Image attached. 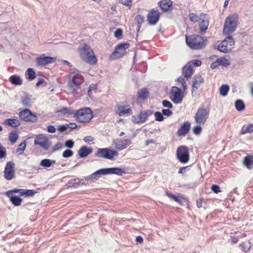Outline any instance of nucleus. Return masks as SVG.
<instances>
[{
	"label": "nucleus",
	"mask_w": 253,
	"mask_h": 253,
	"mask_svg": "<svg viewBox=\"0 0 253 253\" xmlns=\"http://www.w3.org/2000/svg\"><path fill=\"white\" fill-rule=\"evenodd\" d=\"M84 82V78L78 70L73 69L68 75V85L73 93L77 92Z\"/></svg>",
	"instance_id": "f257e3e1"
},
{
	"label": "nucleus",
	"mask_w": 253,
	"mask_h": 253,
	"mask_svg": "<svg viewBox=\"0 0 253 253\" xmlns=\"http://www.w3.org/2000/svg\"><path fill=\"white\" fill-rule=\"evenodd\" d=\"M78 51L80 57L83 61L91 65L96 63L97 58L93 50L89 45L84 44L78 49Z\"/></svg>",
	"instance_id": "f03ea898"
},
{
	"label": "nucleus",
	"mask_w": 253,
	"mask_h": 253,
	"mask_svg": "<svg viewBox=\"0 0 253 253\" xmlns=\"http://www.w3.org/2000/svg\"><path fill=\"white\" fill-rule=\"evenodd\" d=\"M74 117L82 123H89L93 117L91 110L88 107L80 109L75 112Z\"/></svg>",
	"instance_id": "7ed1b4c3"
},
{
	"label": "nucleus",
	"mask_w": 253,
	"mask_h": 253,
	"mask_svg": "<svg viewBox=\"0 0 253 253\" xmlns=\"http://www.w3.org/2000/svg\"><path fill=\"white\" fill-rule=\"evenodd\" d=\"M238 19V16L236 13H233L226 18L223 29L224 35L230 34L235 30Z\"/></svg>",
	"instance_id": "20e7f679"
},
{
	"label": "nucleus",
	"mask_w": 253,
	"mask_h": 253,
	"mask_svg": "<svg viewBox=\"0 0 253 253\" xmlns=\"http://www.w3.org/2000/svg\"><path fill=\"white\" fill-rule=\"evenodd\" d=\"M186 42L190 48L194 49H200L204 46V40L199 35L186 36Z\"/></svg>",
	"instance_id": "39448f33"
},
{
	"label": "nucleus",
	"mask_w": 253,
	"mask_h": 253,
	"mask_svg": "<svg viewBox=\"0 0 253 253\" xmlns=\"http://www.w3.org/2000/svg\"><path fill=\"white\" fill-rule=\"evenodd\" d=\"M210 115V111L204 106H201L197 109L194 119L195 123L198 125H205L207 122Z\"/></svg>",
	"instance_id": "423d86ee"
},
{
	"label": "nucleus",
	"mask_w": 253,
	"mask_h": 253,
	"mask_svg": "<svg viewBox=\"0 0 253 253\" xmlns=\"http://www.w3.org/2000/svg\"><path fill=\"white\" fill-rule=\"evenodd\" d=\"M177 159L182 164H186L190 159L189 149L185 146H179L176 151Z\"/></svg>",
	"instance_id": "0eeeda50"
},
{
	"label": "nucleus",
	"mask_w": 253,
	"mask_h": 253,
	"mask_svg": "<svg viewBox=\"0 0 253 253\" xmlns=\"http://www.w3.org/2000/svg\"><path fill=\"white\" fill-rule=\"evenodd\" d=\"M171 100L175 104H178L182 102L184 97V92L180 88L173 86L171 87L169 93Z\"/></svg>",
	"instance_id": "6e6552de"
},
{
	"label": "nucleus",
	"mask_w": 253,
	"mask_h": 253,
	"mask_svg": "<svg viewBox=\"0 0 253 253\" xmlns=\"http://www.w3.org/2000/svg\"><path fill=\"white\" fill-rule=\"evenodd\" d=\"M234 41L231 36H228L218 45L217 49L223 53L230 52L234 45Z\"/></svg>",
	"instance_id": "1a4fd4ad"
},
{
	"label": "nucleus",
	"mask_w": 253,
	"mask_h": 253,
	"mask_svg": "<svg viewBox=\"0 0 253 253\" xmlns=\"http://www.w3.org/2000/svg\"><path fill=\"white\" fill-rule=\"evenodd\" d=\"M118 155V153L116 151L109 148H99L95 154L97 157L109 160H113L115 156Z\"/></svg>",
	"instance_id": "9d476101"
},
{
	"label": "nucleus",
	"mask_w": 253,
	"mask_h": 253,
	"mask_svg": "<svg viewBox=\"0 0 253 253\" xmlns=\"http://www.w3.org/2000/svg\"><path fill=\"white\" fill-rule=\"evenodd\" d=\"M128 43H121L117 45L115 51L113 52L110 56L111 60H114L122 57L126 52V49L129 47Z\"/></svg>",
	"instance_id": "9b49d317"
},
{
	"label": "nucleus",
	"mask_w": 253,
	"mask_h": 253,
	"mask_svg": "<svg viewBox=\"0 0 253 253\" xmlns=\"http://www.w3.org/2000/svg\"><path fill=\"white\" fill-rule=\"evenodd\" d=\"M34 145L39 146L44 150H47L51 143L47 137L43 134H39L36 136L34 139Z\"/></svg>",
	"instance_id": "f8f14e48"
},
{
	"label": "nucleus",
	"mask_w": 253,
	"mask_h": 253,
	"mask_svg": "<svg viewBox=\"0 0 253 253\" xmlns=\"http://www.w3.org/2000/svg\"><path fill=\"white\" fill-rule=\"evenodd\" d=\"M153 113V112L150 110L141 111L138 115L132 117L131 121L137 124L143 123L147 120V118L152 115Z\"/></svg>",
	"instance_id": "ddd939ff"
},
{
	"label": "nucleus",
	"mask_w": 253,
	"mask_h": 253,
	"mask_svg": "<svg viewBox=\"0 0 253 253\" xmlns=\"http://www.w3.org/2000/svg\"><path fill=\"white\" fill-rule=\"evenodd\" d=\"M15 165L13 162L6 163L3 171V176L7 180H11L15 176Z\"/></svg>",
	"instance_id": "4468645a"
},
{
	"label": "nucleus",
	"mask_w": 253,
	"mask_h": 253,
	"mask_svg": "<svg viewBox=\"0 0 253 253\" xmlns=\"http://www.w3.org/2000/svg\"><path fill=\"white\" fill-rule=\"evenodd\" d=\"M116 112L120 116H128L132 113V110L128 103H123L117 106Z\"/></svg>",
	"instance_id": "2eb2a0df"
},
{
	"label": "nucleus",
	"mask_w": 253,
	"mask_h": 253,
	"mask_svg": "<svg viewBox=\"0 0 253 253\" xmlns=\"http://www.w3.org/2000/svg\"><path fill=\"white\" fill-rule=\"evenodd\" d=\"M19 117L21 120L26 122H36L38 120L37 116L28 109L21 111Z\"/></svg>",
	"instance_id": "dca6fc26"
},
{
	"label": "nucleus",
	"mask_w": 253,
	"mask_h": 253,
	"mask_svg": "<svg viewBox=\"0 0 253 253\" xmlns=\"http://www.w3.org/2000/svg\"><path fill=\"white\" fill-rule=\"evenodd\" d=\"M113 145L115 148L118 150H122L131 144V140L129 139H117L113 141Z\"/></svg>",
	"instance_id": "f3484780"
},
{
	"label": "nucleus",
	"mask_w": 253,
	"mask_h": 253,
	"mask_svg": "<svg viewBox=\"0 0 253 253\" xmlns=\"http://www.w3.org/2000/svg\"><path fill=\"white\" fill-rule=\"evenodd\" d=\"M110 174V169L109 168H104L101 169L97 171H95L91 175H89L87 178V180H91L92 181H95L97 180L99 177H101L103 175H106Z\"/></svg>",
	"instance_id": "a211bd4d"
},
{
	"label": "nucleus",
	"mask_w": 253,
	"mask_h": 253,
	"mask_svg": "<svg viewBox=\"0 0 253 253\" xmlns=\"http://www.w3.org/2000/svg\"><path fill=\"white\" fill-rule=\"evenodd\" d=\"M55 61V58L45 56L44 54H42L36 59L37 65L39 66H43L47 64L52 63Z\"/></svg>",
	"instance_id": "6ab92c4d"
},
{
	"label": "nucleus",
	"mask_w": 253,
	"mask_h": 253,
	"mask_svg": "<svg viewBox=\"0 0 253 253\" xmlns=\"http://www.w3.org/2000/svg\"><path fill=\"white\" fill-rule=\"evenodd\" d=\"M160 18V12L158 10L153 9L151 10L147 15L148 23L151 25H155Z\"/></svg>",
	"instance_id": "aec40b11"
},
{
	"label": "nucleus",
	"mask_w": 253,
	"mask_h": 253,
	"mask_svg": "<svg viewBox=\"0 0 253 253\" xmlns=\"http://www.w3.org/2000/svg\"><path fill=\"white\" fill-rule=\"evenodd\" d=\"M200 28L201 33H205L209 26V18L206 14L201 13L200 15Z\"/></svg>",
	"instance_id": "412c9836"
},
{
	"label": "nucleus",
	"mask_w": 253,
	"mask_h": 253,
	"mask_svg": "<svg viewBox=\"0 0 253 253\" xmlns=\"http://www.w3.org/2000/svg\"><path fill=\"white\" fill-rule=\"evenodd\" d=\"M92 148L84 146L81 147L78 151V154L80 158H84L91 154L92 152Z\"/></svg>",
	"instance_id": "4be33fe9"
},
{
	"label": "nucleus",
	"mask_w": 253,
	"mask_h": 253,
	"mask_svg": "<svg viewBox=\"0 0 253 253\" xmlns=\"http://www.w3.org/2000/svg\"><path fill=\"white\" fill-rule=\"evenodd\" d=\"M149 91L146 88L141 89L137 92V96L138 101H143L146 100L149 96Z\"/></svg>",
	"instance_id": "5701e85b"
},
{
	"label": "nucleus",
	"mask_w": 253,
	"mask_h": 253,
	"mask_svg": "<svg viewBox=\"0 0 253 253\" xmlns=\"http://www.w3.org/2000/svg\"><path fill=\"white\" fill-rule=\"evenodd\" d=\"M190 124L189 122H186L183 123L181 127L178 130L177 134L179 136L186 134L190 128Z\"/></svg>",
	"instance_id": "b1692460"
},
{
	"label": "nucleus",
	"mask_w": 253,
	"mask_h": 253,
	"mask_svg": "<svg viewBox=\"0 0 253 253\" xmlns=\"http://www.w3.org/2000/svg\"><path fill=\"white\" fill-rule=\"evenodd\" d=\"M84 183V179L79 178H75L70 180L66 184V186L68 188L70 187H78L81 184Z\"/></svg>",
	"instance_id": "393cba45"
},
{
	"label": "nucleus",
	"mask_w": 253,
	"mask_h": 253,
	"mask_svg": "<svg viewBox=\"0 0 253 253\" xmlns=\"http://www.w3.org/2000/svg\"><path fill=\"white\" fill-rule=\"evenodd\" d=\"M243 163L248 169L253 168V155H248L244 157L243 160Z\"/></svg>",
	"instance_id": "a878e982"
},
{
	"label": "nucleus",
	"mask_w": 253,
	"mask_h": 253,
	"mask_svg": "<svg viewBox=\"0 0 253 253\" xmlns=\"http://www.w3.org/2000/svg\"><path fill=\"white\" fill-rule=\"evenodd\" d=\"M203 82L204 80L201 76H195L192 85V92H193L194 91H196L198 89L200 85Z\"/></svg>",
	"instance_id": "bb28decb"
},
{
	"label": "nucleus",
	"mask_w": 253,
	"mask_h": 253,
	"mask_svg": "<svg viewBox=\"0 0 253 253\" xmlns=\"http://www.w3.org/2000/svg\"><path fill=\"white\" fill-rule=\"evenodd\" d=\"M183 74L186 78H190L193 74V67L189 64H187L182 69Z\"/></svg>",
	"instance_id": "cd10ccee"
},
{
	"label": "nucleus",
	"mask_w": 253,
	"mask_h": 253,
	"mask_svg": "<svg viewBox=\"0 0 253 253\" xmlns=\"http://www.w3.org/2000/svg\"><path fill=\"white\" fill-rule=\"evenodd\" d=\"M55 163L56 161L54 160L44 159L41 161L40 166L43 168L47 169L52 166Z\"/></svg>",
	"instance_id": "c85d7f7f"
},
{
	"label": "nucleus",
	"mask_w": 253,
	"mask_h": 253,
	"mask_svg": "<svg viewBox=\"0 0 253 253\" xmlns=\"http://www.w3.org/2000/svg\"><path fill=\"white\" fill-rule=\"evenodd\" d=\"M219 66L227 67L230 65L229 56H224L217 58Z\"/></svg>",
	"instance_id": "c756f323"
},
{
	"label": "nucleus",
	"mask_w": 253,
	"mask_h": 253,
	"mask_svg": "<svg viewBox=\"0 0 253 253\" xmlns=\"http://www.w3.org/2000/svg\"><path fill=\"white\" fill-rule=\"evenodd\" d=\"M110 174H115L118 176H122L126 172L124 169L120 168H110Z\"/></svg>",
	"instance_id": "7c9ffc66"
},
{
	"label": "nucleus",
	"mask_w": 253,
	"mask_h": 253,
	"mask_svg": "<svg viewBox=\"0 0 253 253\" xmlns=\"http://www.w3.org/2000/svg\"><path fill=\"white\" fill-rule=\"evenodd\" d=\"M172 1L171 0H162L160 2V6L162 10L166 11L169 9L171 6Z\"/></svg>",
	"instance_id": "2f4dec72"
},
{
	"label": "nucleus",
	"mask_w": 253,
	"mask_h": 253,
	"mask_svg": "<svg viewBox=\"0 0 253 253\" xmlns=\"http://www.w3.org/2000/svg\"><path fill=\"white\" fill-rule=\"evenodd\" d=\"M5 124L12 127H16L20 125V123L17 119H8L5 121Z\"/></svg>",
	"instance_id": "473e14b6"
},
{
	"label": "nucleus",
	"mask_w": 253,
	"mask_h": 253,
	"mask_svg": "<svg viewBox=\"0 0 253 253\" xmlns=\"http://www.w3.org/2000/svg\"><path fill=\"white\" fill-rule=\"evenodd\" d=\"M10 198V201L11 203L16 207L21 205L22 199L17 196H8Z\"/></svg>",
	"instance_id": "72a5a7b5"
},
{
	"label": "nucleus",
	"mask_w": 253,
	"mask_h": 253,
	"mask_svg": "<svg viewBox=\"0 0 253 253\" xmlns=\"http://www.w3.org/2000/svg\"><path fill=\"white\" fill-rule=\"evenodd\" d=\"M9 81L14 85H20L22 84L20 77L16 75L11 76L9 79Z\"/></svg>",
	"instance_id": "f704fd0d"
},
{
	"label": "nucleus",
	"mask_w": 253,
	"mask_h": 253,
	"mask_svg": "<svg viewBox=\"0 0 253 253\" xmlns=\"http://www.w3.org/2000/svg\"><path fill=\"white\" fill-rule=\"evenodd\" d=\"M58 113L66 115L67 116L70 115H75L74 111L71 108L68 107H64L60 110L57 111Z\"/></svg>",
	"instance_id": "c9c22d12"
},
{
	"label": "nucleus",
	"mask_w": 253,
	"mask_h": 253,
	"mask_svg": "<svg viewBox=\"0 0 253 253\" xmlns=\"http://www.w3.org/2000/svg\"><path fill=\"white\" fill-rule=\"evenodd\" d=\"M25 75L27 79L29 81H32L36 78L35 72L31 68H29L27 70Z\"/></svg>",
	"instance_id": "e433bc0d"
},
{
	"label": "nucleus",
	"mask_w": 253,
	"mask_h": 253,
	"mask_svg": "<svg viewBox=\"0 0 253 253\" xmlns=\"http://www.w3.org/2000/svg\"><path fill=\"white\" fill-rule=\"evenodd\" d=\"M253 132V124L249 125L244 126L241 129V134H244L247 133Z\"/></svg>",
	"instance_id": "4c0bfd02"
},
{
	"label": "nucleus",
	"mask_w": 253,
	"mask_h": 253,
	"mask_svg": "<svg viewBox=\"0 0 253 253\" xmlns=\"http://www.w3.org/2000/svg\"><path fill=\"white\" fill-rule=\"evenodd\" d=\"M97 89V84H92L89 85L87 91V94L90 98L93 97V94L96 92Z\"/></svg>",
	"instance_id": "58836bf2"
},
{
	"label": "nucleus",
	"mask_w": 253,
	"mask_h": 253,
	"mask_svg": "<svg viewBox=\"0 0 253 253\" xmlns=\"http://www.w3.org/2000/svg\"><path fill=\"white\" fill-rule=\"evenodd\" d=\"M229 90V86L227 84H223L219 88V93L222 96H226Z\"/></svg>",
	"instance_id": "ea45409f"
},
{
	"label": "nucleus",
	"mask_w": 253,
	"mask_h": 253,
	"mask_svg": "<svg viewBox=\"0 0 253 253\" xmlns=\"http://www.w3.org/2000/svg\"><path fill=\"white\" fill-rule=\"evenodd\" d=\"M235 106L236 110L238 111H241L245 109V105L242 100H237L235 103Z\"/></svg>",
	"instance_id": "a19ab883"
},
{
	"label": "nucleus",
	"mask_w": 253,
	"mask_h": 253,
	"mask_svg": "<svg viewBox=\"0 0 253 253\" xmlns=\"http://www.w3.org/2000/svg\"><path fill=\"white\" fill-rule=\"evenodd\" d=\"M18 138V134L15 132H12L9 134V139L12 144H14Z\"/></svg>",
	"instance_id": "79ce46f5"
},
{
	"label": "nucleus",
	"mask_w": 253,
	"mask_h": 253,
	"mask_svg": "<svg viewBox=\"0 0 253 253\" xmlns=\"http://www.w3.org/2000/svg\"><path fill=\"white\" fill-rule=\"evenodd\" d=\"M176 82L178 83V85L179 84H181V86L182 87L183 90H185L187 88L186 81L183 77H179L177 78Z\"/></svg>",
	"instance_id": "37998d69"
},
{
	"label": "nucleus",
	"mask_w": 253,
	"mask_h": 253,
	"mask_svg": "<svg viewBox=\"0 0 253 253\" xmlns=\"http://www.w3.org/2000/svg\"><path fill=\"white\" fill-rule=\"evenodd\" d=\"M135 23L138 25L139 28H140L141 24L143 23L144 21V17L141 15H138L135 17Z\"/></svg>",
	"instance_id": "c03bdc74"
},
{
	"label": "nucleus",
	"mask_w": 253,
	"mask_h": 253,
	"mask_svg": "<svg viewBox=\"0 0 253 253\" xmlns=\"http://www.w3.org/2000/svg\"><path fill=\"white\" fill-rule=\"evenodd\" d=\"M6 156V149L0 143V160L5 159Z\"/></svg>",
	"instance_id": "a18cd8bd"
},
{
	"label": "nucleus",
	"mask_w": 253,
	"mask_h": 253,
	"mask_svg": "<svg viewBox=\"0 0 253 253\" xmlns=\"http://www.w3.org/2000/svg\"><path fill=\"white\" fill-rule=\"evenodd\" d=\"M203 125H198L197 124L196 126L193 127V132L196 135H199L201 133L202 131V126Z\"/></svg>",
	"instance_id": "49530a36"
},
{
	"label": "nucleus",
	"mask_w": 253,
	"mask_h": 253,
	"mask_svg": "<svg viewBox=\"0 0 253 253\" xmlns=\"http://www.w3.org/2000/svg\"><path fill=\"white\" fill-rule=\"evenodd\" d=\"M26 142L25 141H23L21 142L19 145L18 146V148L17 149V152H19L20 154H23L24 150L26 148Z\"/></svg>",
	"instance_id": "de8ad7c7"
},
{
	"label": "nucleus",
	"mask_w": 253,
	"mask_h": 253,
	"mask_svg": "<svg viewBox=\"0 0 253 253\" xmlns=\"http://www.w3.org/2000/svg\"><path fill=\"white\" fill-rule=\"evenodd\" d=\"M243 251L245 252H248L250 249L251 246L250 245V243L248 242H246L243 243L242 244L240 245Z\"/></svg>",
	"instance_id": "09e8293b"
},
{
	"label": "nucleus",
	"mask_w": 253,
	"mask_h": 253,
	"mask_svg": "<svg viewBox=\"0 0 253 253\" xmlns=\"http://www.w3.org/2000/svg\"><path fill=\"white\" fill-rule=\"evenodd\" d=\"M22 103L25 106H30L31 104V99L27 96H24L22 98Z\"/></svg>",
	"instance_id": "8fccbe9b"
},
{
	"label": "nucleus",
	"mask_w": 253,
	"mask_h": 253,
	"mask_svg": "<svg viewBox=\"0 0 253 253\" xmlns=\"http://www.w3.org/2000/svg\"><path fill=\"white\" fill-rule=\"evenodd\" d=\"M154 116L155 117L156 121L158 122H162L164 119L163 114L160 112H156L154 113Z\"/></svg>",
	"instance_id": "3c124183"
},
{
	"label": "nucleus",
	"mask_w": 253,
	"mask_h": 253,
	"mask_svg": "<svg viewBox=\"0 0 253 253\" xmlns=\"http://www.w3.org/2000/svg\"><path fill=\"white\" fill-rule=\"evenodd\" d=\"M189 18L191 21L195 23L199 20L200 17H199L197 14L192 13L189 14Z\"/></svg>",
	"instance_id": "603ef678"
},
{
	"label": "nucleus",
	"mask_w": 253,
	"mask_h": 253,
	"mask_svg": "<svg viewBox=\"0 0 253 253\" xmlns=\"http://www.w3.org/2000/svg\"><path fill=\"white\" fill-rule=\"evenodd\" d=\"M73 152L69 149H67L64 151L62 154V156L64 158H69L73 156Z\"/></svg>",
	"instance_id": "864d4df0"
},
{
	"label": "nucleus",
	"mask_w": 253,
	"mask_h": 253,
	"mask_svg": "<svg viewBox=\"0 0 253 253\" xmlns=\"http://www.w3.org/2000/svg\"><path fill=\"white\" fill-rule=\"evenodd\" d=\"M201 61L198 59L191 60L188 63V64H190L192 67L193 66H195L196 67L200 66L201 65Z\"/></svg>",
	"instance_id": "5fc2aeb1"
},
{
	"label": "nucleus",
	"mask_w": 253,
	"mask_h": 253,
	"mask_svg": "<svg viewBox=\"0 0 253 253\" xmlns=\"http://www.w3.org/2000/svg\"><path fill=\"white\" fill-rule=\"evenodd\" d=\"M19 189H14L13 190L7 191L5 194L7 196H14L13 193H19Z\"/></svg>",
	"instance_id": "6e6d98bb"
},
{
	"label": "nucleus",
	"mask_w": 253,
	"mask_h": 253,
	"mask_svg": "<svg viewBox=\"0 0 253 253\" xmlns=\"http://www.w3.org/2000/svg\"><path fill=\"white\" fill-rule=\"evenodd\" d=\"M37 193L34 190H30V189H26L25 191V196L26 197H30L34 196Z\"/></svg>",
	"instance_id": "4d7b16f0"
},
{
	"label": "nucleus",
	"mask_w": 253,
	"mask_h": 253,
	"mask_svg": "<svg viewBox=\"0 0 253 253\" xmlns=\"http://www.w3.org/2000/svg\"><path fill=\"white\" fill-rule=\"evenodd\" d=\"M162 105L164 107L168 108H171L172 107V105L170 102L169 101L164 100L162 102Z\"/></svg>",
	"instance_id": "13d9d810"
},
{
	"label": "nucleus",
	"mask_w": 253,
	"mask_h": 253,
	"mask_svg": "<svg viewBox=\"0 0 253 253\" xmlns=\"http://www.w3.org/2000/svg\"><path fill=\"white\" fill-rule=\"evenodd\" d=\"M173 200L180 203L181 204L183 201L185 200V199L182 197L181 196L178 195H175L173 198Z\"/></svg>",
	"instance_id": "bf43d9fd"
},
{
	"label": "nucleus",
	"mask_w": 253,
	"mask_h": 253,
	"mask_svg": "<svg viewBox=\"0 0 253 253\" xmlns=\"http://www.w3.org/2000/svg\"><path fill=\"white\" fill-rule=\"evenodd\" d=\"M162 113L163 115L169 117L172 115V112L169 109H163Z\"/></svg>",
	"instance_id": "052dcab7"
},
{
	"label": "nucleus",
	"mask_w": 253,
	"mask_h": 253,
	"mask_svg": "<svg viewBox=\"0 0 253 253\" xmlns=\"http://www.w3.org/2000/svg\"><path fill=\"white\" fill-rule=\"evenodd\" d=\"M68 126H69L68 124H66L65 125H61L59 126L57 129L60 132H63L65 131L67 128H68Z\"/></svg>",
	"instance_id": "680f3d73"
},
{
	"label": "nucleus",
	"mask_w": 253,
	"mask_h": 253,
	"mask_svg": "<svg viewBox=\"0 0 253 253\" xmlns=\"http://www.w3.org/2000/svg\"><path fill=\"white\" fill-rule=\"evenodd\" d=\"M123 31L120 29H118L115 32V37L117 38H121L122 35Z\"/></svg>",
	"instance_id": "e2e57ef3"
},
{
	"label": "nucleus",
	"mask_w": 253,
	"mask_h": 253,
	"mask_svg": "<svg viewBox=\"0 0 253 253\" xmlns=\"http://www.w3.org/2000/svg\"><path fill=\"white\" fill-rule=\"evenodd\" d=\"M74 142L71 140H67L65 142V146L69 148H72L74 146Z\"/></svg>",
	"instance_id": "0e129e2a"
},
{
	"label": "nucleus",
	"mask_w": 253,
	"mask_h": 253,
	"mask_svg": "<svg viewBox=\"0 0 253 253\" xmlns=\"http://www.w3.org/2000/svg\"><path fill=\"white\" fill-rule=\"evenodd\" d=\"M47 130L48 132L54 133L56 131L55 127L52 125H49L47 127Z\"/></svg>",
	"instance_id": "69168bd1"
},
{
	"label": "nucleus",
	"mask_w": 253,
	"mask_h": 253,
	"mask_svg": "<svg viewBox=\"0 0 253 253\" xmlns=\"http://www.w3.org/2000/svg\"><path fill=\"white\" fill-rule=\"evenodd\" d=\"M211 190L215 193H218L220 191L219 187L216 185H212Z\"/></svg>",
	"instance_id": "338daca9"
},
{
	"label": "nucleus",
	"mask_w": 253,
	"mask_h": 253,
	"mask_svg": "<svg viewBox=\"0 0 253 253\" xmlns=\"http://www.w3.org/2000/svg\"><path fill=\"white\" fill-rule=\"evenodd\" d=\"M219 66V63L218 62V60H217V59L214 62H213L211 64V66H210V67L212 69H215L216 68L218 67Z\"/></svg>",
	"instance_id": "774afa93"
}]
</instances>
